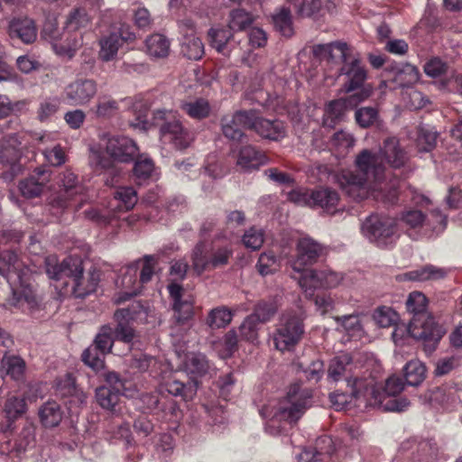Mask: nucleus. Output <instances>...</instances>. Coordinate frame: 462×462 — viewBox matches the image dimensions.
Here are the masks:
<instances>
[{"label": "nucleus", "mask_w": 462, "mask_h": 462, "mask_svg": "<svg viewBox=\"0 0 462 462\" xmlns=\"http://www.w3.org/2000/svg\"><path fill=\"white\" fill-rule=\"evenodd\" d=\"M383 159L395 169L402 167L408 161L407 153L396 137L385 139L379 153L367 149L361 151L356 158L358 171H342L337 175V182L355 200L365 199L372 190L375 192L374 197L377 199L395 204L399 196L400 180L381 182L384 173Z\"/></svg>", "instance_id": "obj_1"}, {"label": "nucleus", "mask_w": 462, "mask_h": 462, "mask_svg": "<svg viewBox=\"0 0 462 462\" xmlns=\"http://www.w3.org/2000/svg\"><path fill=\"white\" fill-rule=\"evenodd\" d=\"M313 55L328 62H340L338 77L344 78L345 92L350 93L360 88V91L350 96V102H362L373 93V87L364 85L367 71L361 63L359 56L354 53L352 48L344 42L336 41L325 44H316L312 49Z\"/></svg>", "instance_id": "obj_2"}, {"label": "nucleus", "mask_w": 462, "mask_h": 462, "mask_svg": "<svg viewBox=\"0 0 462 462\" xmlns=\"http://www.w3.org/2000/svg\"><path fill=\"white\" fill-rule=\"evenodd\" d=\"M406 305L413 317L407 328L399 326L394 329L392 335L394 343L399 344L404 338V334H407L408 337L422 341L426 352H432L444 332L426 312V297L421 292L413 291L409 295Z\"/></svg>", "instance_id": "obj_3"}, {"label": "nucleus", "mask_w": 462, "mask_h": 462, "mask_svg": "<svg viewBox=\"0 0 462 462\" xmlns=\"http://www.w3.org/2000/svg\"><path fill=\"white\" fill-rule=\"evenodd\" d=\"M312 393L300 383L289 387L286 396L275 404H268L261 410V414L268 418L265 430L273 436L282 432L281 422L295 423L311 405Z\"/></svg>", "instance_id": "obj_4"}, {"label": "nucleus", "mask_w": 462, "mask_h": 462, "mask_svg": "<svg viewBox=\"0 0 462 462\" xmlns=\"http://www.w3.org/2000/svg\"><path fill=\"white\" fill-rule=\"evenodd\" d=\"M20 265L14 252L6 250L0 253V273L5 277L12 291L10 304L32 313L39 308V300L32 288L23 281Z\"/></svg>", "instance_id": "obj_5"}, {"label": "nucleus", "mask_w": 462, "mask_h": 462, "mask_svg": "<svg viewBox=\"0 0 462 462\" xmlns=\"http://www.w3.org/2000/svg\"><path fill=\"white\" fill-rule=\"evenodd\" d=\"M365 385V393L368 398L365 399V404L372 408L382 409L384 411L402 412L406 411L410 406V402L405 397L396 398L404 389L402 380L395 375L390 376L385 383L383 392L374 387L372 379H364Z\"/></svg>", "instance_id": "obj_6"}, {"label": "nucleus", "mask_w": 462, "mask_h": 462, "mask_svg": "<svg viewBox=\"0 0 462 462\" xmlns=\"http://www.w3.org/2000/svg\"><path fill=\"white\" fill-rule=\"evenodd\" d=\"M106 151L110 158L106 157L103 152L97 149H91L88 162L95 171H107L113 168V161L128 162L137 154L136 143L127 136L114 135L108 138Z\"/></svg>", "instance_id": "obj_7"}, {"label": "nucleus", "mask_w": 462, "mask_h": 462, "mask_svg": "<svg viewBox=\"0 0 462 462\" xmlns=\"http://www.w3.org/2000/svg\"><path fill=\"white\" fill-rule=\"evenodd\" d=\"M153 123L160 128V138L164 144H171L176 150L188 148L193 141V134L183 126L178 112L158 109L153 113Z\"/></svg>", "instance_id": "obj_8"}, {"label": "nucleus", "mask_w": 462, "mask_h": 462, "mask_svg": "<svg viewBox=\"0 0 462 462\" xmlns=\"http://www.w3.org/2000/svg\"><path fill=\"white\" fill-rule=\"evenodd\" d=\"M304 312L287 311L283 313L273 334L276 349L284 352L291 350L301 339L304 333Z\"/></svg>", "instance_id": "obj_9"}, {"label": "nucleus", "mask_w": 462, "mask_h": 462, "mask_svg": "<svg viewBox=\"0 0 462 462\" xmlns=\"http://www.w3.org/2000/svg\"><path fill=\"white\" fill-rule=\"evenodd\" d=\"M232 255L233 250L228 245H212L208 248L204 242H199L192 251V268L199 275L205 271L226 265Z\"/></svg>", "instance_id": "obj_10"}, {"label": "nucleus", "mask_w": 462, "mask_h": 462, "mask_svg": "<svg viewBox=\"0 0 462 462\" xmlns=\"http://www.w3.org/2000/svg\"><path fill=\"white\" fill-rule=\"evenodd\" d=\"M23 143L17 134L4 135L0 140V175L6 181L12 180L22 171L20 159L23 153Z\"/></svg>", "instance_id": "obj_11"}, {"label": "nucleus", "mask_w": 462, "mask_h": 462, "mask_svg": "<svg viewBox=\"0 0 462 462\" xmlns=\"http://www.w3.org/2000/svg\"><path fill=\"white\" fill-rule=\"evenodd\" d=\"M363 234L380 247L393 244L396 234V222L386 216L371 215L362 224Z\"/></svg>", "instance_id": "obj_12"}, {"label": "nucleus", "mask_w": 462, "mask_h": 462, "mask_svg": "<svg viewBox=\"0 0 462 462\" xmlns=\"http://www.w3.org/2000/svg\"><path fill=\"white\" fill-rule=\"evenodd\" d=\"M143 312V307L139 301L133 302L127 308L117 310L114 313V319L116 322V328H113L115 338L126 344L133 343L137 335L132 322L136 320Z\"/></svg>", "instance_id": "obj_13"}, {"label": "nucleus", "mask_w": 462, "mask_h": 462, "mask_svg": "<svg viewBox=\"0 0 462 462\" xmlns=\"http://www.w3.org/2000/svg\"><path fill=\"white\" fill-rule=\"evenodd\" d=\"M134 39L135 34L130 25L120 23L118 26H114L108 34L102 36L99 40L100 60L103 61L114 60L119 48L125 42H133Z\"/></svg>", "instance_id": "obj_14"}, {"label": "nucleus", "mask_w": 462, "mask_h": 462, "mask_svg": "<svg viewBox=\"0 0 462 462\" xmlns=\"http://www.w3.org/2000/svg\"><path fill=\"white\" fill-rule=\"evenodd\" d=\"M326 254V246L309 236L300 237L296 242V256L291 262L295 272L315 264Z\"/></svg>", "instance_id": "obj_15"}, {"label": "nucleus", "mask_w": 462, "mask_h": 462, "mask_svg": "<svg viewBox=\"0 0 462 462\" xmlns=\"http://www.w3.org/2000/svg\"><path fill=\"white\" fill-rule=\"evenodd\" d=\"M43 34L51 42V46L55 53L60 57L72 59L78 50L83 45V36L81 32H65L59 38V31L52 25L45 26Z\"/></svg>", "instance_id": "obj_16"}, {"label": "nucleus", "mask_w": 462, "mask_h": 462, "mask_svg": "<svg viewBox=\"0 0 462 462\" xmlns=\"http://www.w3.org/2000/svg\"><path fill=\"white\" fill-rule=\"evenodd\" d=\"M98 84L93 79L79 78L65 88V97L72 106H86L97 96Z\"/></svg>", "instance_id": "obj_17"}, {"label": "nucleus", "mask_w": 462, "mask_h": 462, "mask_svg": "<svg viewBox=\"0 0 462 462\" xmlns=\"http://www.w3.org/2000/svg\"><path fill=\"white\" fill-rule=\"evenodd\" d=\"M434 221L427 219L426 216L418 209H409L402 214L401 221L407 227V231L420 230L421 228H429L435 230H442L447 222V217L439 210H433L431 213Z\"/></svg>", "instance_id": "obj_18"}, {"label": "nucleus", "mask_w": 462, "mask_h": 462, "mask_svg": "<svg viewBox=\"0 0 462 462\" xmlns=\"http://www.w3.org/2000/svg\"><path fill=\"white\" fill-rule=\"evenodd\" d=\"M249 129L259 136L270 141H279L285 137L286 128L281 120L267 119L258 116L254 110H249Z\"/></svg>", "instance_id": "obj_19"}, {"label": "nucleus", "mask_w": 462, "mask_h": 462, "mask_svg": "<svg viewBox=\"0 0 462 462\" xmlns=\"http://www.w3.org/2000/svg\"><path fill=\"white\" fill-rule=\"evenodd\" d=\"M69 279V281H65L64 283L66 285L70 283L71 293L76 298H84L94 292L99 282L98 275L95 272L84 275L80 259H78V265L74 266Z\"/></svg>", "instance_id": "obj_20"}, {"label": "nucleus", "mask_w": 462, "mask_h": 462, "mask_svg": "<svg viewBox=\"0 0 462 462\" xmlns=\"http://www.w3.org/2000/svg\"><path fill=\"white\" fill-rule=\"evenodd\" d=\"M351 388L350 393L335 392L330 393L329 399L332 406L337 411H341L347 407L354 400L355 405L368 407L365 404V399L368 398L365 393V385L363 378L356 377L353 383L348 385Z\"/></svg>", "instance_id": "obj_21"}, {"label": "nucleus", "mask_w": 462, "mask_h": 462, "mask_svg": "<svg viewBox=\"0 0 462 462\" xmlns=\"http://www.w3.org/2000/svg\"><path fill=\"white\" fill-rule=\"evenodd\" d=\"M168 291L172 300V310L177 323H184L193 316L194 300L190 295H186L183 288L178 283L168 285Z\"/></svg>", "instance_id": "obj_22"}, {"label": "nucleus", "mask_w": 462, "mask_h": 462, "mask_svg": "<svg viewBox=\"0 0 462 462\" xmlns=\"http://www.w3.org/2000/svg\"><path fill=\"white\" fill-rule=\"evenodd\" d=\"M249 110L224 116L220 120L222 134L231 141L240 142L245 135L243 128L249 129Z\"/></svg>", "instance_id": "obj_23"}, {"label": "nucleus", "mask_w": 462, "mask_h": 462, "mask_svg": "<svg viewBox=\"0 0 462 462\" xmlns=\"http://www.w3.org/2000/svg\"><path fill=\"white\" fill-rule=\"evenodd\" d=\"M138 263L139 262H136L128 265L125 273L116 281L117 286L122 287L123 291L116 300V303L125 302L140 292L141 282L137 280Z\"/></svg>", "instance_id": "obj_24"}, {"label": "nucleus", "mask_w": 462, "mask_h": 462, "mask_svg": "<svg viewBox=\"0 0 462 462\" xmlns=\"http://www.w3.org/2000/svg\"><path fill=\"white\" fill-rule=\"evenodd\" d=\"M27 411V403L25 398L18 396H9L4 405V413L6 420L5 425L2 427L4 432L12 431L14 423L16 420L22 418Z\"/></svg>", "instance_id": "obj_25"}, {"label": "nucleus", "mask_w": 462, "mask_h": 462, "mask_svg": "<svg viewBox=\"0 0 462 462\" xmlns=\"http://www.w3.org/2000/svg\"><path fill=\"white\" fill-rule=\"evenodd\" d=\"M78 259L67 257L61 263H59L55 255H49L45 258V268L48 276L55 281H60L69 278L75 265H78Z\"/></svg>", "instance_id": "obj_26"}, {"label": "nucleus", "mask_w": 462, "mask_h": 462, "mask_svg": "<svg viewBox=\"0 0 462 462\" xmlns=\"http://www.w3.org/2000/svg\"><path fill=\"white\" fill-rule=\"evenodd\" d=\"M353 366L351 356L348 354H341L331 360L328 368V377L333 381L344 379L347 383V385H350L356 377L350 375Z\"/></svg>", "instance_id": "obj_27"}, {"label": "nucleus", "mask_w": 462, "mask_h": 462, "mask_svg": "<svg viewBox=\"0 0 462 462\" xmlns=\"http://www.w3.org/2000/svg\"><path fill=\"white\" fill-rule=\"evenodd\" d=\"M430 401L446 409H453L462 402V388L452 385L436 387L430 394Z\"/></svg>", "instance_id": "obj_28"}, {"label": "nucleus", "mask_w": 462, "mask_h": 462, "mask_svg": "<svg viewBox=\"0 0 462 462\" xmlns=\"http://www.w3.org/2000/svg\"><path fill=\"white\" fill-rule=\"evenodd\" d=\"M9 34L12 38H18L23 43L33 42L37 38V29L34 22L27 17L16 18L9 24Z\"/></svg>", "instance_id": "obj_29"}, {"label": "nucleus", "mask_w": 462, "mask_h": 462, "mask_svg": "<svg viewBox=\"0 0 462 462\" xmlns=\"http://www.w3.org/2000/svg\"><path fill=\"white\" fill-rule=\"evenodd\" d=\"M49 180V175L43 170H36L34 174L23 180L19 184L22 195L27 199L39 197Z\"/></svg>", "instance_id": "obj_30"}, {"label": "nucleus", "mask_w": 462, "mask_h": 462, "mask_svg": "<svg viewBox=\"0 0 462 462\" xmlns=\"http://www.w3.org/2000/svg\"><path fill=\"white\" fill-rule=\"evenodd\" d=\"M347 102L351 103L349 99H336L326 106L322 122L324 127L334 128L345 119Z\"/></svg>", "instance_id": "obj_31"}, {"label": "nucleus", "mask_w": 462, "mask_h": 462, "mask_svg": "<svg viewBox=\"0 0 462 462\" xmlns=\"http://www.w3.org/2000/svg\"><path fill=\"white\" fill-rule=\"evenodd\" d=\"M56 392L61 397H69L71 403L80 405L86 402L87 395L79 390L71 374H66L58 380L56 383Z\"/></svg>", "instance_id": "obj_32"}, {"label": "nucleus", "mask_w": 462, "mask_h": 462, "mask_svg": "<svg viewBox=\"0 0 462 462\" xmlns=\"http://www.w3.org/2000/svg\"><path fill=\"white\" fill-rule=\"evenodd\" d=\"M312 208H320L328 213H333L339 201L337 192L330 188L312 189Z\"/></svg>", "instance_id": "obj_33"}, {"label": "nucleus", "mask_w": 462, "mask_h": 462, "mask_svg": "<svg viewBox=\"0 0 462 462\" xmlns=\"http://www.w3.org/2000/svg\"><path fill=\"white\" fill-rule=\"evenodd\" d=\"M61 182L64 189L53 203L59 208H67L73 196L81 190V187L78 186L77 176L70 171L64 172Z\"/></svg>", "instance_id": "obj_34"}, {"label": "nucleus", "mask_w": 462, "mask_h": 462, "mask_svg": "<svg viewBox=\"0 0 462 462\" xmlns=\"http://www.w3.org/2000/svg\"><path fill=\"white\" fill-rule=\"evenodd\" d=\"M265 162L264 154L252 145L242 147L237 157V165L246 171L258 169Z\"/></svg>", "instance_id": "obj_35"}, {"label": "nucleus", "mask_w": 462, "mask_h": 462, "mask_svg": "<svg viewBox=\"0 0 462 462\" xmlns=\"http://www.w3.org/2000/svg\"><path fill=\"white\" fill-rule=\"evenodd\" d=\"M120 109L119 101L111 96L103 95L98 97L95 106L90 112L99 119H109L115 116Z\"/></svg>", "instance_id": "obj_36"}, {"label": "nucleus", "mask_w": 462, "mask_h": 462, "mask_svg": "<svg viewBox=\"0 0 462 462\" xmlns=\"http://www.w3.org/2000/svg\"><path fill=\"white\" fill-rule=\"evenodd\" d=\"M184 370L193 376H203L209 370V363L201 353H189L183 362Z\"/></svg>", "instance_id": "obj_37"}, {"label": "nucleus", "mask_w": 462, "mask_h": 462, "mask_svg": "<svg viewBox=\"0 0 462 462\" xmlns=\"http://www.w3.org/2000/svg\"><path fill=\"white\" fill-rule=\"evenodd\" d=\"M180 108L189 117L197 120L207 118L211 112L208 101L201 97L190 101H181Z\"/></svg>", "instance_id": "obj_38"}, {"label": "nucleus", "mask_w": 462, "mask_h": 462, "mask_svg": "<svg viewBox=\"0 0 462 462\" xmlns=\"http://www.w3.org/2000/svg\"><path fill=\"white\" fill-rule=\"evenodd\" d=\"M446 274L447 271L445 269L427 264L419 269L404 273L403 278L409 281L425 282L442 279Z\"/></svg>", "instance_id": "obj_39"}, {"label": "nucleus", "mask_w": 462, "mask_h": 462, "mask_svg": "<svg viewBox=\"0 0 462 462\" xmlns=\"http://www.w3.org/2000/svg\"><path fill=\"white\" fill-rule=\"evenodd\" d=\"M39 417L43 426L56 427L62 420L60 406L56 402H47L39 410Z\"/></svg>", "instance_id": "obj_40"}, {"label": "nucleus", "mask_w": 462, "mask_h": 462, "mask_svg": "<svg viewBox=\"0 0 462 462\" xmlns=\"http://www.w3.org/2000/svg\"><path fill=\"white\" fill-rule=\"evenodd\" d=\"M113 335V328L110 325H103L96 335L93 344L88 347V354L95 349H100L101 353L109 354L116 339Z\"/></svg>", "instance_id": "obj_41"}, {"label": "nucleus", "mask_w": 462, "mask_h": 462, "mask_svg": "<svg viewBox=\"0 0 462 462\" xmlns=\"http://www.w3.org/2000/svg\"><path fill=\"white\" fill-rule=\"evenodd\" d=\"M298 273H300L298 283L307 295L312 296L316 289L322 288L320 271L303 268Z\"/></svg>", "instance_id": "obj_42"}, {"label": "nucleus", "mask_w": 462, "mask_h": 462, "mask_svg": "<svg viewBox=\"0 0 462 462\" xmlns=\"http://www.w3.org/2000/svg\"><path fill=\"white\" fill-rule=\"evenodd\" d=\"M115 208L128 211L137 203V193L132 187H120L114 194Z\"/></svg>", "instance_id": "obj_43"}, {"label": "nucleus", "mask_w": 462, "mask_h": 462, "mask_svg": "<svg viewBox=\"0 0 462 462\" xmlns=\"http://www.w3.org/2000/svg\"><path fill=\"white\" fill-rule=\"evenodd\" d=\"M145 44L148 54L156 58L166 57L170 51L169 40L160 33H155L148 37Z\"/></svg>", "instance_id": "obj_44"}, {"label": "nucleus", "mask_w": 462, "mask_h": 462, "mask_svg": "<svg viewBox=\"0 0 462 462\" xmlns=\"http://www.w3.org/2000/svg\"><path fill=\"white\" fill-rule=\"evenodd\" d=\"M403 371L406 383L409 385L418 386L425 379L426 368L420 360H411L405 365Z\"/></svg>", "instance_id": "obj_45"}, {"label": "nucleus", "mask_w": 462, "mask_h": 462, "mask_svg": "<svg viewBox=\"0 0 462 462\" xmlns=\"http://www.w3.org/2000/svg\"><path fill=\"white\" fill-rule=\"evenodd\" d=\"M232 318V311L225 306H220L209 311L206 323L212 329L225 328L231 322Z\"/></svg>", "instance_id": "obj_46"}, {"label": "nucleus", "mask_w": 462, "mask_h": 462, "mask_svg": "<svg viewBox=\"0 0 462 462\" xmlns=\"http://www.w3.org/2000/svg\"><path fill=\"white\" fill-rule=\"evenodd\" d=\"M419 79L420 72L418 69L413 65L406 64L395 72L392 81L395 84L394 88H404L418 82Z\"/></svg>", "instance_id": "obj_47"}, {"label": "nucleus", "mask_w": 462, "mask_h": 462, "mask_svg": "<svg viewBox=\"0 0 462 462\" xmlns=\"http://www.w3.org/2000/svg\"><path fill=\"white\" fill-rule=\"evenodd\" d=\"M182 53L189 60H199L204 54V45L194 33L186 34L181 46Z\"/></svg>", "instance_id": "obj_48"}, {"label": "nucleus", "mask_w": 462, "mask_h": 462, "mask_svg": "<svg viewBox=\"0 0 462 462\" xmlns=\"http://www.w3.org/2000/svg\"><path fill=\"white\" fill-rule=\"evenodd\" d=\"M355 142L356 140L350 133L340 130L333 134L330 140V145L338 155L344 156L354 147Z\"/></svg>", "instance_id": "obj_49"}, {"label": "nucleus", "mask_w": 462, "mask_h": 462, "mask_svg": "<svg viewBox=\"0 0 462 462\" xmlns=\"http://www.w3.org/2000/svg\"><path fill=\"white\" fill-rule=\"evenodd\" d=\"M208 37L211 46L217 51V52L227 55V42L232 38V31L228 29H210L208 31Z\"/></svg>", "instance_id": "obj_50"}, {"label": "nucleus", "mask_w": 462, "mask_h": 462, "mask_svg": "<svg viewBox=\"0 0 462 462\" xmlns=\"http://www.w3.org/2000/svg\"><path fill=\"white\" fill-rule=\"evenodd\" d=\"M196 386L189 383H184L175 377L169 378L161 384V392H167L175 397H181L185 399L188 395V392L193 391Z\"/></svg>", "instance_id": "obj_51"}, {"label": "nucleus", "mask_w": 462, "mask_h": 462, "mask_svg": "<svg viewBox=\"0 0 462 462\" xmlns=\"http://www.w3.org/2000/svg\"><path fill=\"white\" fill-rule=\"evenodd\" d=\"M254 22V16L244 9H235L230 12L228 28L232 32L247 29Z\"/></svg>", "instance_id": "obj_52"}, {"label": "nucleus", "mask_w": 462, "mask_h": 462, "mask_svg": "<svg viewBox=\"0 0 462 462\" xmlns=\"http://www.w3.org/2000/svg\"><path fill=\"white\" fill-rule=\"evenodd\" d=\"M336 322L351 337L363 335V325L357 314L335 317Z\"/></svg>", "instance_id": "obj_53"}, {"label": "nucleus", "mask_w": 462, "mask_h": 462, "mask_svg": "<svg viewBox=\"0 0 462 462\" xmlns=\"http://www.w3.org/2000/svg\"><path fill=\"white\" fill-rule=\"evenodd\" d=\"M35 428L32 423L26 421L15 439L14 447L17 452H24L34 446Z\"/></svg>", "instance_id": "obj_54"}, {"label": "nucleus", "mask_w": 462, "mask_h": 462, "mask_svg": "<svg viewBox=\"0 0 462 462\" xmlns=\"http://www.w3.org/2000/svg\"><path fill=\"white\" fill-rule=\"evenodd\" d=\"M2 368L5 371L6 374L10 375L14 380L22 378L24 369V361L16 356H5L2 359Z\"/></svg>", "instance_id": "obj_55"}, {"label": "nucleus", "mask_w": 462, "mask_h": 462, "mask_svg": "<svg viewBox=\"0 0 462 462\" xmlns=\"http://www.w3.org/2000/svg\"><path fill=\"white\" fill-rule=\"evenodd\" d=\"M125 394L123 392H117L107 386H101L96 391V398L99 405L107 410H113L119 402V396Z\"/></svg>", "instance_id": "obj_56"}, {"label": "nucleus", "mask_w": 462, "mask_h": 462, "mask_svg": "<svg viewBox=\"0 0 462 462\" xmlns=\"http://www.w3.org/2000/svg\"><path fill=\"white\" fill-rule=\"evenodd\" d=\"M276 311L277 306L273 300H261L255 305L254 312L250 316L259 323L263 324L268 322Z\"/></svg>", "instance_id": "obj_57"}, {"label": "nucleus", "mask_w": 462, "mask_h": 462, "mask_svg": "<svg viewBox=\"0 0 462 462\" xmlns=\"http://www.w3.org/2000/svg\"><path fill=\"white\" fill-rule=\"evenodd\" d=\"M274 27L282 35L290 37L293 33L291 12L287 8H282L273 16Z\"/></svg>", "instance_id": "obj_58"}, {"label": "nucleus", "mask_w": 462, "mask_h": 462, "mask_svg": "<svg viewBox=\"0 0 462 462\" xmlns=\"http://www.w3.org/2000/svg\"><path fill=\"white\" fill-rule=\"evenodd\" d=\"M60 99L58 97H49L42 99L38 108V118L41 122L50 120L59 111Z\"/></svg>", "instance_id": "obj_59"}, {"label": "nucleus", "mask_w": 462, "mask_h": 462, "mask_svg": "<svg viewBox=\"0 0 462 462\" xmlns=\"http://www.w3.org/2000/svg\"><path fill=\"white\" fill-rule=\"evenodd\" d=\"M90 23V18L83 9H76L71 12L66 21L67 31L78 32L82 28H86Z\"/></svg>", "instance_id": "obj_60"}, {"label": "nucleus", "mask_w": 462, "mask_h": 462, "mask_svg": "<svg viewBox=\"0 0 462 462\" xmlns=\"http://www.w3.org/2000/svg\"><path fill=\"white\" fill-rule=\"evenodd\" d=\"M279 266L278 258L272 252L261 254L256 263V269L263 276L274 273L279 269Z\"/></svg>", "instance_id": "obj_61"}, {"label": "nucleus", "mask_w": 462, "mask_h": 462, "mask_svg": "<svg viewBox=\"0 0 462 462\" xmlns=\"http://www.w3.org/2000/svg\"><path fill=\"white\" fill-rule=\"evenodd\" d=\"M378 110L373 106H363L356 110L355 119L362 128H368L377 122Z\"/></svg>", "instance_id": "obj_62"}, {"label": "nucleus", "mask_w": 462, "mask_h": 462, "mask_svg": "<svg viewBox=\"0 0 462 462\" xmlns=\"http://www.w3.org/2000/svg\"><path fill=\"white\" fill-rule=\"evenodd\" d=\"M242 242L246 248L251 250H258L264 242V233L261 228L254 226L245 231L242 237Z\"/></svg>", "instance_id": "obj_63"}, {"label": "nucleus", "mask_w": 462, "mask_h": 462, "mask_svg": "<svg viewBox=\"0 0 462 462\" xmlns=\"http://www.w3.org/2000/svg\"><path fill=\"white\" fill-rule=\"evenodd\" d=\"M374 319L378 326L389 328L396 323L398 315L392 308L383 306L375 310Z\"/></svg>", "instance_id": "obj_64"}]
</instances>
